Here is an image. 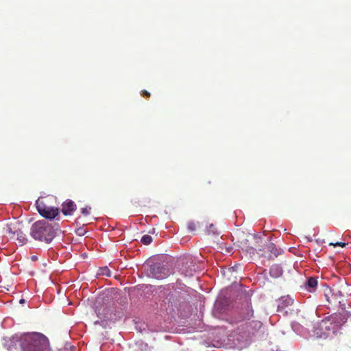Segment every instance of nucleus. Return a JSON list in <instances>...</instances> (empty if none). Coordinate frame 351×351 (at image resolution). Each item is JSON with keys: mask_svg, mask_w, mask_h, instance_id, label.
<instances>
[{"mask_svg": "<svg viewBox=\"0 0 351 351\" xmlns=\"http://www.w3.org/2000/svg\"><path fill=\"white\" fill-rule=\"evenodd\" d=\"M58 226H53L45 219L34 223L30 228L31 237L36 241L49 243L56 236Z\"/></svg>", "mask_w": 351, "mask_h": 351, "instance_id": "1", "label": "nucleus"}, {"mask_svg": "<svg viewBox=\"0 0 351 351\" xmlns=\"http://www.w3.org/2000/svg\"><path fill=\"white\" fill-rule=\"evenodd\" d=\"M22 351H51L48 339L39 332L22 335Z\"/></svg>", "mask_w": 351, "mask_h": 351, "instance_id": "2", "label": "nucleus"}, {"mask_svg": "<svg viewBox=\"0 0 351 351\" xmlns=\"http://www.w3.org/2000/svg\"><path fill=\"white\" fill-rule=\"evenodd\" d=\"M324 295L328 302V308H339L341 310L346 309V301L341 292L339 290H334L326 287L324 291Z\"/></svg>", "mask_w": 351, "mask_h": 351, "instance_id": "3", "label": "nucleus"}, {"mask_svg": "<svg viewBox=\"0 0 351 351\" xmlns=\"http://www.w3.org/2000/svg\"><path fill=\"white\" fill-rule=\"evenodd\" d=\"M36 208L38 213L45 219H53L59 215L58 208L47 206L42 201L36 202Z\"/></svg>", "mask_w": 351, "mask_h": 351, "instance_id": "4", "label": "nucleus"}, {"mask_svg": "<svg viewBox=\"0 0 351 351\" xmlns=\"http://www.w3.org/2000/svg\"><path fill=\"white\" fill-rule=\"evenodd\" d=\"M149 276L156 278L163 279L168 276V271L160 263H153L149 265L147 269Z\"/></svg>", "mask_w": 351, "mask_h": 351, "instance_id": "5", "label": "nucleus"}, {"mask_svg": "<svg viewBox=\"0 0 351 351\" xmlns=\"http://www.w3.org/2000/svg\"><path fill=\"white\" fill-rule=\"evenodd\" d=\"M22 335H14L10 338L4 339V346L8 351L22 350Z\"/></svg>", "mask_w": 351, "mask_h": 351, "instance_id": "6", "label": "nucleus"}, {"mask_svg": "<svg viewBox=\"0 0 351 351\" xmlns=\"http://www.w3.org/2000/svg\"><path fill=\"white\" fill-rule=\"evenodd\" d=\"M293 302L294 299L290 295L281 297L278 300L277 311L279 313L283 312L287 307L292 306Z\"/></svg>", "mask_w": 351, "mask_h": 351, "instance_id": "7", "label": "nucleus"}, {"mask_svg": "<svg viewBox=\"0 0 351 351\" xmlns=\"http://www.w3.org/2000/svg\"><path fill=\"white\" fill-rule=\"evenodd\" d=\"M76 209V205L72 200H66L63 204L62 212L64 215H71Z\"/></svg>", "mask_w": 351, "mask_h": 351, "instance_id": "8", "label": "nucleus"}, {"mask_svg": "<svg viewBox=\"0 0 351 351\" xmlns=\"http://www.w3.org/2000/svg\"><path fill=\"white\" fill-rule=\"evenodd\" d=\"M317 286V279L314 277L309 278L306 283L304 285L303 288L308 292H314ZM302 289V287H301Z\"/></svg>", "mask_w": 351, "mask_h": 351, "instance_id": "9", "label": "nucleus"}, {"mask_svg": "<svg viewBox=\"0 0 351 351\" xmlns=\"http://www.w3.org/2000/svg\"><path fill=\"white\" fill-rule=\"evenodd\" d=\"M249 335H254V332L262 327V323L259 321H252L245 324Z\"/></svg>", "mask_w": 351, "mask_h": 351, "instance_id": "10", "label": "nucleus"}, {"mask_svg": "<svg viewBox=\"0 0 351 351\" xmlns=\"http://www.w3.org/2000/svg\"><path fill=\"white\" fill-rule=\"evenodd\" d=\"M282 269L278 265H274L269 269V274L274 278H278L282 274Z\"/></svg>", "mask_w": 351, "mask_h": 351, "instance_id": "11", "label": "nucleus"}, {"mask_svg": "<svg viewBox=\"0 0 351 351\" xmlns=\"http://www.w3.org/2000/svg\"><path fill=\"white\" fill-rule=\"evenodd\" d=\"M14 236L16 237L19 244L21 245H23L25 243H26L27 241L25 234L21 230H17L14 231Z\"/></svg>", "mask_w": 351, "mask_h": 351, "instance_id": "12", "label": "nucleus"}, {"mask_svg": "<svg viewBox=\"0 0 351 351\" xmlns=\"http://www.w3.org/2000/svg\"><path fill=\"white\" fill-rule=\"evenodd\" d=\"M267 250L270 252L271 254H273L275 257L278 256L281 254V250L278 249L275 244L270 243L267 245Z\"/></svg>", "mask_w": 351, "mask_h": 351, "instance_id": "13", "label": "nucleus"}, {"mask_svg": "<svg viewBox=\"0 0 351 351\" xmlns=\"http://www.w3.org/2000/svg\"><path fill=\"white\" fill-rule=\"evenodd\" d=\"M141 241L144 245H149L152 243V238L151 236L147 235V234L143 235L141 239Z\"/></svg>", "mask_w": 351, "mask_h": 351, "instance_id": "14", "label": "nucleus"}, {"mask_svg": "<svg viewBox=\"0 0 351 351\" xmlns=\"http://www.w3.org/2000/svg\"><path fill=\"white\" fill-rule=\"evenodd\" d=\"M100 274H102V275L106 276H110V271L107 267H102L100 269Z\"/></svg>", "mask_w": 351, "mask_h": 351, "instance_id": "15", "label": "nucleus"}, {"mask_svg": "<svg viewBox=\"0 0 351 351\" xmlns=\"http://www.w3.org/2000/svg\"><path fill=\"white\" fill-rule=\"evenodd\" d=\"M191 266H192L193 268H191L189 271L186 270V271H184V274H185V276H193V275L194 272L195 271V265L191 264Z\"/></svg>", "mask_w": 351, "mask_h": 351, "instance_id": "16", "label": "nucleus"}, {"mask_svg": "<svg viewBox=\"0 0 351 351\" xmlns=\"http://www.w3.org/2000/svg\"><path fill=\"white\" fill-rule=\"evenodd\" d=\"M90 209H91V208H90V207H89V206H86V207L82 208L81 209V213H82V214H83L84 215L86 216V215H89L90 211Z\"/></svg>", "mask_w": 351, "mask_h": 351, "instance_id": "17", "label": "nucleus"}, {"mask_svg": "<svg viewBox=\"0 0 351 351\" xmlns=\"http://www.w3.org/2000/svg\"><path fill=\"white\" fill-rule=\"evenodd\" d=\"M347 243H343V242H337L336 243L333 244V243H330V245H333L334 246H340V247H345Z\"/></svg>", "mask_w": 351, "mask_h": 351, "instance_id": "18", "label": "nucleus"}, {"mask_svg": "<svg viewBox=\"0 0 351 351\" xmlns=\"http://www.w3.org/2000/svg\"><path fill=\"white\" fill-rule=\"evenodd\" d=\"M188 228L190 230H195V224L193 223H189L188 224Z\"/></svg>", "mask_w": 351, "mask_h": 351, "instance_id": "19", "label": "nucleus"}, {"mask_svg": "<svg viewBox=\"0 0 351 351\" xmlns=\"http://www.w3.org/2000/svg\"><path fill=\"white\" fill-rule=\"evenodd\" d=\"M210 229L208 230L209 232L215 233V231L213 230L214 228V226L213 224L210 225Z\"/></svg>", "mask_w": 351, "mask_h": 351, "instance_id": "20", "label": "nucleus"}, {"mask_svg": "<svg viewBox=\"0 0 351 351\" xmlns=\"http://www.w3.org/2000/svg\"><path fill=\"white\" fill-rule=\"evenodd\" d=\"M149 95H150V94H149V93H148L147 91L144 90V91L143 92V96H144V97H149Z\"/></svg>", "mask_w": 351, "mask_h": 351, "instance_id": "21", "label": "nucleus"}, {"mask_svg": "<svg viewBox=\"0 0 351 351\" xmlns=\"http://www.w3.org/2000/svg\"><path fill=\"white\" fill-rule=\"evenodd\" d=\"M8 232L9 234H12V235H14V231H12L11 228H10V227L8 228ZM14 237V236H13L12 237Z\"/></svg>", "mask_w": 351, "mask_h": 351, "instance_id": "22", "label": "nucleus"}, {"mask_svg": "<svg viewBox=\"0 0 351 351\" xmlns=\"http://www.w3.org/2000/svg\"><path fill=\"white\" fill-rule=\"evenodd\" d=\"M252 314H253V311H252V309H250V310L249 311V312L247 313V317H252Z\"/></svg>", "mask_w": 351, "mask_h": 351, "instance_id": "23", "label": "nucleus"}, {"mask_svg": "<svg viewBox=\"0 0 351 351\" xmlns=\"http://www.w3.org/2000/svg\"><path fill=\"white\" fill-rule=\"evenodd\" d=\"M295 327H298L299 328V327H300V326L299 324H295V325L293 324L292 325V328L294 329Z\"/></svg>", "mask_w": 351, "mask_h": 351, "instance_id": "24", "label": "nucleus"}, {"mask_svg": "<svg viewBox=\"0 0 351 351\" xmlns=\"http://www.w3.org/2000/svg\"><path fill=\"white\" fill-rule=\"evenodd\" d=\"M36 258V256H33V257H32V259H33V260H35Z\"/></svg>", "mask_w": 351, "mask_h": 351, "instance_id": "25", "label": "nucleus"}, {"mask_svg": "<svg viewBox=\"0 0 351 351\" xmlns=\"http://www.w3.org/2000/svg\"><path fill=\"white\" fill-rule=\"evenodd\" d=\"M20 302H24V300H23V299H22V300H20Z\"/></svg>", "mask_w": 351, "mask_h": 351, "instance_id": "26", "label": "nucleus"}]
</instances>
